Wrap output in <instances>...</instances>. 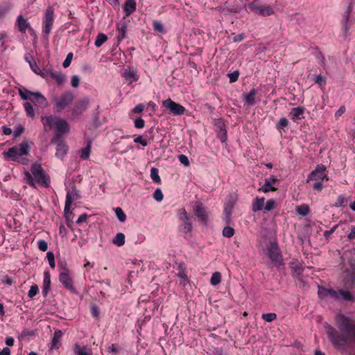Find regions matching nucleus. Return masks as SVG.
Segmentation results:
<instances>
[{
    "label": "nucleus",
    "mask_w": 355,
    "mask_h": 355,
    "mask_svg": "<svg viewBox=\"0 0 355 355\" xmlns=\"http://www.w3.org/2000/svg\"><path fill=\"white\" fill-rule=\"evenodd\" d=\"M336 322L339 330L327 324L325 326L327 335L336 348L343 349L355 341V324L343 315H337Z\"/></svg>",
    "instance_id": "nucleus-1"
},
{
    "label": "nucleus",
    "mask_w": 355,
    "mask_h": 355,
    "mask_svg": "<svg viewBox=\"0 0 355 355\" xmlns=\"http://www.w3.org/2000/svg\"><path fill=\"white\" fill-rule=\"evenodd\" d=\"M33 142L24 140L18 146H12L4 153L5 157L10 161L17 162L22 165H27L29 159L26 156L29 155Z\"/></svg>",
    "instance_id": "nucleus-2"
},
{
    "label": "nucleus",
    "mask_w": 355,
    "mask_h": 355,
    "mask_svg": "<svg viewBox=\"0 0 355 355\" xmlns=\"http://www.w3.org/2000/svg\"><path fill=\"white\" fill-rule=\"evenodd\" d=\"M31 173L25 172V178L27 183L32 187H35V182L48 187L50 183L49 175L45 173L40 164L35 162L31 168Z\"/></svg>",
    "instance_id": "nucleus-3"
},
{
    "label": "nucleus",
    "mask_w": 355,
    "mask_h": 355,
    "mask_svg": "<svg viewBox=\"0 0 355 355\" xmlns=\"http://www.w3.org/2000/svg\"><path fill=\"white\" fill-rule=\"evenodd\" d=\"M326 166L324 165L320 164L318 165L314 171H313L308 176L306 182H309L311 181H314L313 184V189L314 191L318 192H320L324 186L323 182L328 181L329 178L325 173Z\"/></svg>",
    "instance_id": "nucleus-4"
},
{
    "label": "nucleus",
    "mask_w": 355,
    "mask_h": 355,
    "mask_svg": "<svg viewBox=\"0 0 355 355\" xmlns=\"http://www.w3.org/2000/svg\"><path fill=\"white\" fill-rule=\"evenodd\" d=\"M264 253L268 257L273 266L279 268L284 266L282 250L277 241H270L266 245Z\"/></svg>",
    "instance_id": "nucleus-5"
},
{
    "label": "nucleus",
    "mask_w": 355,
    "mask_h": 355,
    "mask_svg": "<svg viewBox=\"0 0 355 355\" xmlns=\"http://www.w3.org/2000/svg\"><path fill=\"white\" fill-rule=\"evenodd\" d=\"M19 94L23 100H30L35 105L44 107L48 105L47 99L40 92H33L26 88H19Z\"/></svg>",
    "instance_id": "nucleus-6"
},
{
    "label": "nucleus",
    "mask_w": 355,
    "mask_h": 355,
    "mask_svg": "<svg viewBox=\"0 0 355 355\" xmlns=\"http://www.w3.org/2000/svg\"><path fill=\"white\" fill-rule=\"evenodd\" d=\"M178 218L180 221L178 230L185 237L190 236L193 230L191 218L188 215L185 208H180L178 210Z\"/></svg>",
    "instance_id": "nucleus-7"
},
{
    "label": "nucleus",
    "mask_w": 355,
    "mask_h": 355,
    "mask_svg": "<svg viewBox=\"0 0 355 355\" xmlns=\"http://www.w3.org/2000/svg\"><path fill=\"white\" fill-rule=\"evenodd\" d=\"M74 94L71 91H67L58 96H55L53 101L55 103L54 109L56 112H61L71 105L74 100Z\"/></svg>",
    "instance_id": "nucleus-8"
},
{
    "label": "nucleus",
    "mask_w": 355,
    "mask_h": 355,
    "mask_svg": "<svg viewBox=\"0 0 355 355\" xmlns=\"http://www.w3.org/2000/svg\"><path fill=\"white\" fill-rule=\"evenodd\" d=\"M247 9L257 15L268 17L275 13L273 8L270 5H263L254 0L246 6Z\"/></svg>",
    "instance_id": "nucleus-9"
},
{
    "label": "nucleus",
    "mask_w": 355,
    "mask_h": 355,
    "mask_svg": "<svg viewBox=\"0 0 355 355\" xmlns=\"http://www.w3.org/2000/svg\"><path fill=\"white\" fill-rule=\"evenodd\" d=\"M54 19V9L52 6H49L45 10L42 21V33L44 34L49 35L53 26Z\"/></svg>",
    "instance_id": "nucleus-10"
},
{
    "label": "nucleus",
    "mask_w": 355,
    "mask_h": 355,
    "mask_svg": "<svg viewBox=\"0 0 355 355\" xmlns=\"http://www.w3.org/2000/svg\"><path fill=\"white\" fill-rule=\"evenodd\" d=\"M59 281L67 290L72 293H77V291L73 285V281L70 276L69 270L68 268H64V271L60 272Z\"/></svg>",
    "instance_id": "nucleus-11"
},
{
    "label": "nucleus",
    "mask_w": 355,
    "mask_h": 355,
    "mask_svg": "<svg viewBox=\"0 0 355 355\" xmlns=\"http://www.w3.org/2000/svg\"><path fill=\"white\" fill-rule=\"evenodd\" d=\"M162 105L168 110L173 115H182L186 109L182 105L175 103L171 98H168L162 102Z\"/></svg>",
    "instance_id": "nucleus-12"
},
{
    "label": "nucleus",
    "mask_w": 355,
    "mask_h": 355,
    "mask_svg": "<svg viewBox=\"0 0 355 355\" xmlns=\"http://www.w3.org/2000/svg\"><path fill=\"white\" fill-rule=\"evenodd\" d=\"M193 211L195 215L198 218L199 221L204 225H207L208 222V214L206 207L202 202H196Z\"/></svg>",
    "instance_id": "nucleus-13"
},
{
    "label": "nucleus",
    "mask_w": 355,
    "mask_h": 355,
    "mask_svg": "<svg viewBox=\"0 0 355 355\" xmlns=\"http://www.w3.org/2000/svg\"><path fill=\"white\" fill-rule=\"evenodd\" d=\"M55 126L57 132L55 136L52 139V143L54 142L57 138L69 131V124L64 119H57L56 121H55Z\"/></svg>",
    "instance_id": "nucleus-14"
},
{
    "label": "nucleus",
    "mask_w": 355,
    "mask_h": 355,
    "mask_svg": "<svg viewBox=\"0 0 355 355\" xmlns=\"http://www.w3.org/2000/svg\"><path fill=\"white\" fill-rule=\"evenodd\" d=\"M122 76L126 80L128 84L136 82L139 79L137 70L134 69L130 67H128L124 69L123 72L122 73Z\"/></svg>",
    "instance_id": "nucleus-15"
},
{
    "label": "nucleus",
    "mask_w": 355,
    "mask_h": 355,
    "mask_svg": "<svg viewBox=\"0 0 355 355\" xmlns=\"http://www.w3.org/2000/svg\"><path fill=\"white\" fill-rule=\"evenodd\" d=\"M353 10V6L350 3L345 12L343 14V18L341 20V24L343 26V31L345 34H347L350 28L349 26V17Z\"/></svg>",
    "instance_id": "nucleus-16"
},
{
    "label": "nucleus",
    "mask_w": 355,
    "mask_h": 355,
    "mask_svg": "<svg viewBox=\"0 0 355 355\" xmlns=\"http://www.w3.org/2000/svg\"><path fill=\"white\" fill-rule=\"evenodd\" d=\"M278 182L277 178L271 175L269 178H266L265 180V183L263 187L259 189L258 191H262L263 193H268L269 191H277V188L273 187L272 184H276Z\"/></svg>",
    "instance_id": "nucleus-17"
},
{
    "label": "nucleus",
    "mask_w": 355,
    "mask_h": 355,
    "mask_svg": "<svg viewBox=\"0 0 355 355\" xmlns=\"http://www.w3.org/2000/svg\"><path fill=\"white\" fill-rule=\"evenodd\" d=\"M24 60L28 63L31 70L36 74L44 77V72L40 69L37 64L34 58L30 53H26L24 55Z\"/></svg>",
    "instance_id": "nucleus-18"
},
{
    "label": "nucleus",
    "mask_w": 355,
    "mask_h": 355,
    "mask_svg": "<svg viewBox=\"0 0 355 355\" xmlns=\"http://www.w3.org/2000/svg\"><path fill=\"white\" fill-rule=\"evenodd\" d=\"M305 107L302 106H298L297 107L293 108L290 113H289V117L292 121L294 122H296L297 121L302 120L304 119V112H305Z\"/></svg>",
    "instance_id": "nucleus-19"
},
{
    "label": "nucleus",
    "mask_w": 355,
    "mask_h": 355,
    "mask_svg": "<svg viewBox=\"0 0 355 355\" xmlns=\"http://www.w3.org/2000/svg\"><path fill=\"white\" fill-rule=\"evenodd\" d=\"M235 205V200L231 196L230 199L225 202L224 206V214L225 215V221L227 224L230 223L232 210Z\"/></svg>",
    "instance_id": "nucleus-20"
},
{
    "label": "nucleus",
    "mask_w": 355,
    "mask_h": 355,
    "mask_svg": "<svg viewBox=\"0 0 355 355\" xmlns=\"http://www.w3.org/2000/svg\"><path fill=\"white\" fill-rule=\"evenodd\" d=\"M17 26L19 31L23 33H26L27 30L33 31L28 20L24 19L21 15H19L17 18Z\"/></svg>",
    "instance_id": "nucleus-21"
},
{
    "label": "nucleus",
    "mask_w": 355,
    "mask_h": 355,
    "mask_svg": "<svg viewBox=\"0 0 355 355\" xmlns=\"http://www.w3.org/2000/svg\"><path fill=\"white\" fill-rule=\"evenodd\" d=\"M51 288V274L49 270L44 272V279L42 284V295L46 297Z\"/></svg>",
    "instance_id": "nucleus-22"
},
{
    "label": "nucleus",
    "mask_w": 355,
    "mask_h": 355,
    "mask_svg": "<svg viewBox=\"0 0 355 355\" xmlns=\"http://www.w3.org/2000/svg\"><path fill=\"white\" fill-rule=\"evenodd\" d=\"M337 297H334V300H340V299H343L345 301L347 302H353L355 300L354 296L347 291H344L343 289H340L338 291H336Z\"/></svg>",
    "instance_id": "nucleus-23"
},
{
    "label": "nucleus",
    "mask_w": 355,
    "mask_h": 355,
    "mask_svg": "<svg viewBox=\"0 0 355 355\" xmlns=\"http://www.w3.org/2000/svg\"><path fill=\"white\" fill-rule=\"evenodd\" d=\"M137 9V3L135 0H125L123 6V11L125 17L131 15Z\"/></svg>",
    "instance_id": "nucleus-24"
},
{
    "label": "nucleus",
    "mask_w": 355,
    "mask_h": 355,
    "mask_svg": "<svg viewBox=\"0 0 355 355\" xmlns=\"http://www.w3.org/2000/svg\"><path fill=\"white\" fill-rule=\"evenodd\" d=\"M257 94V90L254 88L252 89L248 94L244 93L243 96L245 104L248 106H253L256 103L255 96Z\"/></svg>",
    "instance_id": "nucleus-25"
},
{
    "label": "nucleus",
    "mask_w": 355,
    "mask_h": 355,
    "mask_svg": "<svg viewBox=\"0 0 355 355\" xmlns=\"http://www.w3.org/2000/svg\"><path fill=\"white\" fill-rule=\"evenodd\" d=\"M318 295L320 298L330 297L331 298L334 299V297H337L336 290L333 288H319Z\"/></svg>",
    "instance_id": "nucleus-26"
},
{
    "label": "nucleus",
    "mask_w": 355,
    "mask_h": 355,
    "mask_svg": "<svg viewBox=\"0 0 355 355\" xmlns=\"http://www.w3.org/2000/svg\"><path fill=\"white\" fill-rule=\"evenodd\" d=\"M57 118L53 117V116H42V122L44 125V128L45 131H49L53 128V125H55V121H56Z\"/></svg>",
    "instance_id": "nucleus-27"
},
{
    "label": "nucleus",
    "mask_w": 355,
    "mask_h": 355,
    "mask_svg": "<svg viewBox=\"0 0 355 355\" xmlns=\"http://www.w3.org/2000/svg\"><path fill=\"white\" fill-rule=\"evenodd\" d=\"M117 29V40L118 42H121L125 37L127 32V25L125 22L119 23L116 24Z\"/></svg>",
    "instance_id": "nucleus-28"
},
{
    "label": "nucleus",
    "mask_w": 355,
    "mask_h": 355,
    "mask_svg": "<svg viewBox=\"0 0 355 355\" xmlns=\"http://www.w3.org/2000/svg\"><path fill=\"white\" fill-rule=\"evenodd\" d=\"M63 333L61 330L57 329L54 331L53 336L51 341V349H58L60 347V342L62 337Z\"/></svg>",
    "instance_id": "nucleus-29"
},
{
    "label": "nucleus",
    "mask_w": 355,
    "mask_h": 355,
    "mask_svg": "<svg viewBox=\"0 0 355 355\" xmlns=\"http://www.w3.org/2000/svg\"><path fill=\"white\" fill-rule=\"evenodd\" d=\"M68 150V147L63 141H59L56 146V153L55 155L58 158H62L67 154Z\"/></svg>",
    "instance_id": "nucleus-30"
},
{
    "label": "nucleus",
    "mask_w": 355,
    "mask_h": 355,
    "mask_svg": "<svg viewBox=\"0 0 355 355\" xmlns=\"http://www.w3.org/2000/svg\"><path fill=\"white\" fill-rule=\"evenodd\" d=\"M89 101L88 98H85L83 99H81L79 101V102L77 103L76 107H74L73 112H82L83 111L85 110L89 105Z\"/></svg>",
    "instance_id": "nucleus-31"
},
{
    "label": "nucleus",
    "mask_w": 355,
    "mask_h": 355,
    "mask_svg": "<svg viewBox=\"0 0 355 355\" xmlns=\"http://www.w3.org/2000/svg\"><path fill=\"white\" fill-rule=\"evenodd\" d=\"M264 198L257 197L252 202V211L255 212L261 210L264 205Z\"/></svg>",
    "instance_id": "nucleus-32"
},
{
    "label": "nucleus",
    "mask_w": 355,
    "mask_h": 355,
    "mask_svg": "<svg viewBox=\"0 0 355 355\" xmlns=\"http://www.w3.org/2000/svg\"><path fill=\"white\" fill-rule=\"evenodd\" d=\"M69 196V197L71 198V202L74 200H78V199L80 198V197H81L80 191L77 189V188L75 185H73L72 187L71 190H69L67 191L66 196Z\"/></svg>",
    "instance_id": "nucleus-33"
},
{
    "label": "nucleus",
    "mask_w": 355,
    "mask_h": 355,
    "mask_svg": "<svg viewBox=\"0 0 355 355\" xmlns=\"http://www.w3.org/2000/svg\"><path fill=\"white\" fill-rule=\"evenodd\" d=\"M49 74L51 77L55 79L59 85L62 84L65 80V76L63 75L61 72L51 71L49 72Z\"/></svg>",
    "instance_id": "nucleus-34"
},
{
    "label": "nucleus",
    "mask_w": 355,
    "mask_h": 355,
    "mask_svg": "<svg viewBox=\"0 0 355 355\" xmlns=\"http://www.w3.org/2000/svg\"><path fill=\"white\" fill-rule=\"evenodd\" d=\"M348 204V198L345 195H339L334 206L336 207H345Z\"/></svg>",
    "instance_id": "nucleus-35"
},
{
    "label": "nucleus",
    "mask_w": 355,
    "mask_h": 355,
    "mask_svg": "<svg viewBox=\"0 0 355 355\" xmlns=\"http://www.w3.org/2000/svg\"><path fill=\"white\" fill-rule=\"evenodd\" d=\"M112 242L116 245L121 247L125 243V235L121 232L116 234L115 237L113 239Z\"/></svg>",
    "instance_id": "nucleus-36"
},
{
    "label": "nucleus",
    "mask_w": 355,
    "mask_h": 355,
    "mask_svg": "<svg viewBox=\"0 0 355 355\" xmlns=\"http://www.w3.org/2000/svg\"><path fill=\"white\" fill-rule=\"evenodd\" d=\"M153 26L155 31L162 34H166V30L164 28L163 24L158 20H155L153 22Z\"/></svg>",
    "instance_id": "nucleus-37"
},
{
    "label": "nucleus",
    "mask_w": 355,
    "mask_h": 355,
    "mask_svg": "<svg viewBox=\"0 0 355 355\" xmlns=\"http://www.w3.org/2000/svg\"><path fill=\"white\" fill-rule=\"evenodd\" d=\"M150 178L155 183H161V178L159 175V170L157 168L153 167L150 169Z\"/></svg>",
    "instance_id": "nucleus-38"
},
{
    "label": "nucleus",
    "mask_w": 355,
    "mask_h": 355,
    "mask_svg": "<svg viewBox=\"0 0 355 355\" xmlns=\"http://www.w3.org/2000/svg\"><path fill=\"white\" fill-rule=\"evenodd\" d=\"M107 40V37L105 34L104 33H98L97 35V37H96V41H95V46L96 47H101L103 43H105Z\"/></svg>",
    "instance_id": "nucleus-39"
},
{
    "label": "nucleus",
    "mask_w": 355,
    "mask_h": 355,
    "mask_svg": "<svg viewBox=\"0 0 355 355\" xmlns=\"http://www.w3.org/2000/svg\"><path fill=\"white\" fill-rule=\"evenodd\" d=\"M296 211L298 214H300L302 216H306L309 213V207L307 205L302 204V205L297 207Z\"/></svg>",
    "instance_id": "nucleus-40"
},
{
    "label": "nucleus",
    "mask_w": 355,
    "mask_h": 355,
    "mask_svg": "<svg viewBox=\"0 0 355 355\" xmlns=\"http://www.w3.org/2000/svg\"><path fill=\"white\" fill-rule=\"evenodd\" d=\"M221 281V275L219 272H215L212 274L210 284L213 286H216L220 284Z\"/></svg>",
    "instance_id": "nucleus-41"
},
{
    "label": "nucleus",
    "mask_w": 355,
    "mask_h": 355,
    "mask_svg": "<svg viewBox=\"0 0 355 355\" xmlns=\"http://www.w3.org/2000/svg\"><path fill=\"white\" fill-rule=\"evenodd\" d=\"M24 110L26 115L29 117H33L35 116V112L33 107L31 103L26 102L24 104Z\"/></svg>",
    "instance_id": "nucleus-42"
},
{
    "label": "nucleus",
    "mask_w": 355,
    "mask_h": 355,
    "mask_svg": "<svg viewBox=\"0 0 355 355\" xmlns=\"http://www.w3.org/2000/svg\"><path fill=\"white\" fill-rule=\"evenodd\" d=\"M91 152V146L89 144L81 150L80 158L86 160L89 158Z\"/></svg>",
    "instance_id": "nucleus-43"
},
{
    "label": "nucleus",
    "mask_w": 355,
    "mask_h": 355,
    "mask_svg": "<svg viewBox=\"0 0 355 355\" xmlns=\"http://www.w3.org/2000/svg\"><path fill=\"white\" fill-rule=\"evenodd\" d=\"M315 83L322 89L326 85V78L321 74L318 75L315 78Z\"/></svg>",
    "instance_id": "nucleus-44"
},
{
    "label": "nucleus",
    "mask_w": 355,
    "mask_h": 355,
    "mask_svg": "<svg viewBox=\"0 0 355 355\" xmlns=\"http://www.w3.org/2000/svg\"><path fill=\"white\" fill-rule=\"evenodd\" d=\"M115 213L119 221L124 222L125 220L126 215L121 207H116Z\"/></svg>",
    "instance_id": "nucleus-45"
},
{
    "label": "nucleus",
    "mask_w": 355,
    "mask_h": 355,
    "mask_svg": "<svg viewBox=\"0 0 355 355\" xmlns=\"http://www.w3.org/2000/svg\"><path fill=\"white\" fill-rule=\"evenodd\" d=\"M234 234V229L230 226L225 227L223 230V235L227 238H231Z\"/></svg>",
    "instance_id": "nucleus-46"
},
{
    "label": "nucleus",
    "mask_w": 355,
    "mask_h": 355,
    "mask_svg": "<svg viewBox=\"0 0 355 355\" xmlns=\"http://www.w3.org/2000/svg\"><path fill=\"white\" fill-rule=\"evenodd\" d=\"M288 125V119L285 117H282L278 121V122L276 125V128L277 130H282V129H284V128L287 127Z\"/></svg>",
    "instance_id": "nucleus-47"
},
{
    "label": "nucleus",
    "mask_w": 355,
    "mask_h": 355,
    "mask_svg": "<svg viewBox=\"0 0 355 355\" xmlns=\"http://www.w3.org/2000/svg\"><path fill=\"white\" fill-rule=\"evenodd\" d=\"M262 319L266 322H272L277 318V314L275 313H263L261 316Z\"/></svg>",
    "instance_id": "nucleus-48"
},
{
    "label": "nucleus",
    "mask_w": 355,
    "mask_h": 355,
    "mask_svg": "<svg viewBox=\"0 0 355 355\" xmlns=\"http://www.w3.org/2000/svg\"><path fill=\"white\" fill-rule=\"evenodd\" d=\"M46 259L49 261L50 267L53 269L55 267L54 254L51 251L48 252L46 253Z\"/></svg>",
    "instance_id": "nucleus-49"
},
{
    "label": "nucleus",
    "mask_w": 355,
    "mask_h": 355,
    "mask_svg": "<svg viewBox=\"0 0 355 355\" xmlns=\"http://www.w3.org/2000/svg\"><path fill=\"white\" fill-rule=\"evenodd\" d=\"M239 71L236 70L233 71L232 73H227V76L230 78V83H233L238 80L239 77Z\"/></svg>",
    "instance_id": "nucleus-50"
},
{
    "label": "nucleus",
    "mask_w": 355,
    "mask_h": 355,
    "mask_svg": "<svg viewBox=\"0 0 355 355\" xmlns=\"http://www.w3.org/2000/svg\"><path fill=\"white\" fill-rule=\"evenodd\" d=\"M276 206V202L273 199H270L266 202V204L264 207L265 211H269L273 209Z\"/></svg>",
    "instance_id": "nucleus-51"
},
{
    "label": "nucleus",
    "mask_w": 355,
    "mask_h": 355,
    "mask_svg": "<svg viewBox=\"0 0 355 355\" xmlns=\"http://www.w3.org/2000/svg\"><path fill=\"white\" fill-rule=\"evenodd\" d=\"M71 204H72V202H71V198L69 197V196H66L65 205H64V214H69V213H72L70 211Z\"/></svg>",
    "instance_id": "nucleus-52"
},
{
    "label": "nucleus",
    "mask_w": 355,
    "mask_h": 355,
    "mask_svg": "<svg viewBox=\"0 0 355 355\" xmlns=\"http://www.w3.org/2000/svg\"><path fill=\"white\" fill-rule=\"evenodd\" d=\"M74 352L76 355H89L87 352H85V348L80 347L78 344H75Z\"/></svg>",
    "instance_id": "nucleus-53"
},
{
    "label": "nucleus",
    "mask_w": 355,
    "mask_h": 355,
    "mask_svg": "<svg viewBox=\"0 0 355 355\" xmlns=\"http://www.w3.org/2000/svg\"><path fill=\"white\" fill-rule=\"evenodd\" d=\"M39 292V288L37 285L35 284L31 286V288L28 293V296L30 298L34 297Z\"/></svg>",
    "instance_id": "nucleus-54"
},
{
    "label": "nucleus",
    "mask_w": 355,
    "mask_h": 355,
    "mask_svg": "<svg viewBox=\"0 0 355 355\" xmlns=\"http://www.w3.org/2000/svg\"><path fill=\"white\" fill-rule=\"evenodd\" d=\"M218 138L221 142H225L227 139V130L225 129H220L218 133Z\"/></svg>",
    "instance_id": "nucleus-55"
},
{
    "label": "nucleus",
    "mask_w": 355,
    "mask_h": 355,
    "mask_svg": "<svg viewBox=\"0 0 355 355\" xmlns=\"http://www.w3.org/2000/svg\"><path fill=\"white\" fill-rule=\"evenodd\" d=\"M153 198L157 202H161L164 198V195L159 189H157L153 193Z\"/></svg>",
    "instance_id": "nucleus-56"
},
{
    "label": "nucleus",
    "mask_w": 355,
    "mask_h": 355,
    "mask_svg": "<svg viewBox=\"0 0 355 355\" xmlns=\"http://www.w3.org/2000/svg\"><path fill=\"white\" fill-rule=\"evenodd\" d=\"M73 53H69L62 63V66L64 68H67L70 64L73 59Z\"/></svg>",
    "instance_id": "nucleus-57"
},
{
    "label": "nucleus",
    "mask_w": 355,
    "mask_h": 355,
    "mask_svg": "<svg viewBox=\"0 0 355 355\" xmlns=\"http://www.w3.org/2000/svg\"><path fill=\"white\" fill-rule=\"evenodd\" d=\"M178 160L181 164H182L185 166H189L190 164L189 160L185 155H180L178 156Z\"/></svg>",
    "instance_id": "nucleus-58"
},
{
    "label": "nucleus",
    "mask_w": 355,
    "mask_h": 355,
    "mask_svg": "<svg viewBox=\"0 0 355 355\" xmlns=\"http://www.w3.org/2000/svg\"><path fill=\"white\" fill-rule=\"evenodd\" d=\"M37 247L40 250L45 252L48 249V244L44 240H40L37 242Z\"/></svg>",
    "instance_id": "nucleus-59"
},
{
    "label": "nucleus",
    "mask_w": 355,
    "mask_h": 355,
    "mask_svg": "<svg viewBox=\"0 0 355 355\" xmlns=\"http://www.w3.org/2000/svg\"><path fill=\"white\" fill-rule=\"evenodd\" d=\"M134 125L137 128H143L145 125V121L142 118L139 117L135 120Z\"/></svg>",
    "instance_id": "nucleus-60"
},
{
    "label": "nucleus",
    "mask_w": 355,
    "mask_h": 355,
    "mask_svg": "<svg viewBox=\"0 0 355 355\" xmlns=\"http://www.w3.org/2000/svg\"><path fill=\"white\" fill-rule=\"evenodd\" d=\"M153 131H154V129L153 128H150L148 130H147L143 137L144 139H146V141H148V139L149 140H153V138H154V136H153Z\"/></svg>",
    "instance_id": "nucleus-61"
},
{
    "label": "nucleus",
    "mask_w": 355,
    "mask_h": 355,
    "mask_svg": "<svg viewBox=\"0 0 355 355\" xmlns=\"http://www.w3.org/2000/svg\"><path fill=\"white\" fill-rule=\"evenodd\" d=\"M134 141L137 144H141L143 146H146L148 145V141L146 139H144L143 136L139 135L134 139Z\"/></svg>",
    "instance_id": "nucleus-62"
},
{
    "label": "nucleus",
    "mask_w": 355,
    "mask_h": 355,
    "mask_svg": "<svg viewBox=\"0 0 355 355\" xmlns=\"http://www.w3.org/2000/svg\"><path fill=\"white\" fill-rule=\"evenodd\" d=\"M8 41V35L6 32H0V48L3 46Z\"/></svg>",
    "instance_id": "nucleus-63"
},
{
    "label": "nucleus",
    "mask_w": 355,
    "mask_h": 355,
    "mask_svg": "<svg viewBox=\"0 0 355 355\" xmlns=\"http://www.w3.org/2000/svg\"><path fill=\"white\" fill-rule=\"evenodd\" d=\"M71 84L73 87H78L80 84V78L77 75H73L71 77Z\"/></svg>",
    "instance_id": "nucleus-64"
}]
</instances>
